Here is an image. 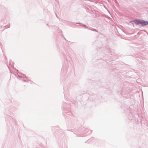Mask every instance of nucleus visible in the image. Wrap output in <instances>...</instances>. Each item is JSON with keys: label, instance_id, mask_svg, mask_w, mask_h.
Instances as JSON below:
<instances>
[{"label": "nucleus", "instance_id": "nucleus-1", "mask_svg": "<svg viewBox=\"0 0 148 148\" xmlns=\"http://www.w3.org/2000/svg\"><path fill=\"white\" fill-rule=\"evenodd\" d=\"M133 22L136 24H140L143 26L148 25V21L143 20H134Z\"/></svg>", "mask_w": 148, "mask_h": 148}]
</instances>
